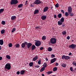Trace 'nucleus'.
<instances>
[{"instance_id": "obj_1", "label": "nucleus", "mask_w": 76, "mask_h": 76, "mask_svg": "<svg viewBox=\"0 0 76 76\" xmlns=\"http://www.w3.org/2000/svg\"><path fill=\"white\" fill-rule=\"evenodd\" d=\"M50 42L51 44H56V42H57V39L55 38H52L50 39Z\"/></svg>"}, {"instance_id": "obj_2", "label": "nucleus", "mask_w": 76, "mask_h": 76, "mask_svg": "<svg viewBox=\"0 0 76 76\" xmlns=\"http://www.w3.org/2000/svg\"><path fill=\"white\" fill-rule=\"evenodd\" d=\"M11 69V65L9 63L7 64L5 66V70H10Z\"/></svg>"}, {"instance_id": "obj_3", "label": "nucleus", "mask_w": 76, "mask_h": 76, "mask_svg": "<svg viewBox=\"0 0 76 76\" xmlns=\"http://www.w3.org/2000/svg\"><path fill=\"white\" fill-rule=\"evenodd\" d=\"M18 0H11L10 2V4L11 5H13V4H18Z\"/></svg>"}, {"instance_id": "obj_4", "label": "nucleus", "mask_w": 76, "mask_h": 76, "mask_svg": "<svg viewBox=\"0 0 76 76\" xmlns=\"http://www.w3.org/2000/svg\"><path fill=\"white\" fill-rule=\"evenodd\" d=\"M41 44V41L38 40L35 42V45L36 47H39Z\"/></svg>"}, {"instance_id": "obj_5", "label": "nucleus", "mask_w": 76, "mask_h": 76, "mask_svg": "<svg viewBox=\"0 0 76 76\" xmlns=\"http://www.w3.org/2000/svg\"><path fill=\"white\" fill-rule=\"evenodd\" d=\"M75 47H76V45L74 44H72L69 46V48H71L72 49H75Z\"/></svg>"}, {"instance_id": "obj_6", "label": "nucleus", "mask_w": 76, "mask_h": 76, "mask_svg": "<svg viewBox=\"0 0 76 76\" xmlns=\"http://www.w3.org/2000/svg\"><path fill=\"white\" fill-rule=\"evenodd\" d=\"M34 4H39L41 3H42V2L39 0H35V1L34 2Z\"/></svg>"}, {"instance_id": "obj_7", "label": "nucleus", "mask_w": 76, "mask_h": 76, "mask_svg": "<svg viewBox=\"0 0 76 76\" xmlns=\"http://www.w3.org/2000/svg\"><path fill=\"white\" fill-rule=\"evenodd\" d=\"M27 42H25L24 43H22L21 44V47L22 48H25L26 45H27Z\"/></svg>"}, {"instance_id": "obj_8", "label": "nucleus", "mask_w": 76, "mask_h": 76, "mask_svg": "<svg viewBox=\"0 0 76 76\" xmlns=\"http://www.w3.org/2000/svg\"><path fill=\"white\" fill-rule=\"evenodd\" d=\"M68 12H69V13H72V8L71 7L69 6L68 7Z\"/></svg>"}, {"instance_id": "obj_9", "label": "nucleus", "mask_w": 76, "mask_h": 76, "mask_svg": "<svg viewBox=\"0 0 76 76\" xmlns=\"http://www.w3.org/2000/svg\"><path fill=\"white\" fill-rule=\"evenodd\" d=\"M27 48H29L31 47V46L32 45V44L31 43H28L27 42Z\"/></svg>"}, {"instance_id": "obj_10", "label": "nucleus", "mask_w": 76, "mask_h": 76, "mask_svg": "<svg viewBox=\"0 0 76 76\" xmlns=\"http://www.w3.org/2000/svg\"><path fill=\"white\" fill-rule=\"evenodd\" d=\"M38 58V56L36 55L33 58L32 60L33 61H36V60H37V59Z\"/></svg>"}, {"instance_id": "obj_11", "label": "nucleus", "mask_w": 76, "mask_h": 76, "mask_svg": "<svg viewBox=\"0 0 76 76\" xmlns=\"http://www.w3.org/2000/svg\"><path fill=\"white\" fill-rule=\"evenodd\" d=\"M57 60V59L56 58H54L52 59L50 61V63H54Z\"/></svg>"}, {"instance_id": "obj_12", "label": "nucleus", "mask_w": 76, "mask_h": 76, "mask_svg": "<svg viewBox=\"0 0 76 76\" xmlns=\"http://www.w3.org/2000/svg\"><path fill=\"white\" fill-rule=\"evenodd\" d=\"M48 10V7H46L44 9L43 12H47Z\"/></svg>"}, {"instance_id": "obj_13", "label": "nucleus", "mask_w": 76, "mask_h": 76, "mask_svg": "<svg viewBox=\"0 0 76 76\" xmlns=\"http://www.w3.org/2000/svg\"><path fill=\"white\" fill-rule=\"evenodd\" d=\"M46 18L47 16H46L44 15H42L41 18V19H42L43 20H45V19H46Z\"/></svg>"}, {"instance_id": "obj_14", "label": "nucleus", "mask_w": 76, "mask_h": 76, "mask_svg": "<svg viewBox=\"0 0 76 76\" xmlns=\"http://www.w3.org/2000/svg\"><path fill=\"white\" fill-rule=\"evenodd\" d=\"M38 12H39V10H35L34 11V15H36V14L38 13Z\"/></svg>"}, {"instance_id": "obj_15", "label": "nucleus", "mask_w": 76, "mask_h": 76, "mask_svg": "<svg viewBox=\"0 0 76 76\" xmlns=\"http://www.w3.org/2000/svg\"><path fill=\"white\" fill-rule=\"evenodd\" d=\"M35 48H36V47H35V45H32L31 47V50H35Z\"/></svg>"}, {"instance_id": "obj_16", "label": "nucleus", "mask_w": 76, "mask_h": 76, "mask_svg": "<svg viewBox=\"0 0 76 76\" xmlns=\"http://www.w3.org/2000/svg\"><path fill=\"white\" fill-rule=\"evenodd\" d=\"M16 17L15 16H12L11 18V19L12 20H15V19H16Z\"/></svg>"}, {"instance_id": "obj_17", "label": "nucleus", "mask_w": 76, "mask_h": 76, "mask_svg": "<svg viewBox=\"0 0 76 76\" xmlns=\"http://www.w3.org/2000/svg\"><path fill=\"white\" fill-rule=\"evenodd\" d=\"M4 43V42H3V40L2 39L0 40V45H3V44Z\"/></svg>"}, {"instance_id": "obj_18", "label": "nucleus", "mask_w": 76, "mask_h": 76, "mask_svg": "<svg viewBox=\"0 0 76 76\" xmlns=\"http://www.w3.org/2000/svg\"><path fill=\"white\" fill-rule=\"evenodd\" d=\"M45 67H42L40 70V72H43L45 70Z\"/></svg>"}, {"instance_id": "obj_19", "label": "nucleus", "mask_w": 76, "mask_h": 76, "mask_svg": "<svg viewBox=\"0 0 76 76\" xmlns=\"http://www.w3.org/2000/svg\"><path fill=\"white\" fill-rule=\"evenodd\" d=\"M62 23H63V22L60 21H58V25H62Z\"/></svg>"}, {"instance_id": "obj_20", "label": "nucleus", "mask_w": 76, "mask_h": 76, "mask_svg": "<svg viewBox=\"0 0 76 76\" xmlns=\"http://www.w3.org/2000/svg\"><path fill=\"white\" fill-rule=\"evenodd\" d=\"M23 6V4H19L18 5V8H21V7H22Z\"/></svg>"}, {"instance_id": "obj_21", "label": "nucleus", "mask_w": 76, "mask_h": 76, "mask_svg": "<svg viewBox=\"0 0 76 76\" xmlns=\"http://www.w3.org/2000/svg\"><path fill=\"white\" fill-rule=\"evenodd\" d=\"M61 66L63 67H66V64L64 63L61 64Z\"/></svg>"}, {"instance_id": "obj_22", "label": "nucleus", "mask_w": 76, "mask_h": 76, "mask_svg": "<svg viewBox=\"0 0 76 76\" xmlns=\"http://www.w3.org/2000/svg\"><path fill=\"white\" fill-rule=\"evenodd\" d=\"M29 66L30 67H32L33 66H34V63L31 62L29 64Z\"/></svg>"}, {"instance_id": "obj_23", "label": "nucleus", "mask_w": 76, "mask_h": 76, "mask_svg": "<svg viewBox=\"0 0 76 76\" xmlns=\"http://www.w3.org/2000/svg\"><path fill=\"white\" fill-rule=\"evenodd\" d=\"M4 9H1L0 10V14H1V13H2L3 12H4Z\"/></svg>"}, {"instance_id": "obj_24", "label": "nucleus", "mask_w": 76, "mask_h": 76, "mask_svg": "<svg viewBox=\"0 0 76 76\" xmlns=\"http://www.w3.org/2000/svg\"><path fill=\"white\" fill-rule=\"evenodd\" d=\"M70 57L68 56H65V60H68V59H70Z\"/></svg>"}, {"instance_id": "obj_25", "label": "nucleus", "mask_w": 76, "mask_h": 76, "mask_svg": "<svg viewBox=\"0 0 76 76\" xmlns=\"http://www.w3.org/2000/svg\"><path fill=\"white\" fill-rule=\"evenodd\" d=\"M58 18H61L62 17L61 14H59L58 15Z\"/></svg>"}, {"instance_id": "obj_26", "label": "nucleus", "mask_w": 76, "mask_h": 76, "mask_svg": "<svg viewBox=\"0 0 76 76\" xmlns=\"http://www.w3.org/2000/svg\"><path fill=\"white\" fill-rule=\"evenodd\" d=\"M60 20L62 22H64V17H62Z\"/></svg>"}, {"instance_id": "obj_27", "label": "nucleus", "mask_w": 76, "mask_h": 76, "mask_svg": "<svg viewBox=\"0 0 76 76\" xmlns=\"http://www.w3.org/2000/svg\"><path fill=\"white\" fill-rule=\"evenodd\" d=\"M48 51H51L52 50H53V49L51 48V47H49L48 48Z\"/></svg>"}, {"instance_id": "obj_28", "label": "nucleus", "mask_w": 76, "mask_h": 76, "mask_svg": "<svg viewBox=\"0 0 76 76\" xmlns=\"http://www.w3.org/2000/svg\"><path fill=\"white\" fill-rule=\"evenodd\" d=\"M15 46L16 48H18V47H20V45H19V44H17L15 45Z\"/></svg>"}, {"instance_id": "obj_29", "label": "nucleus", "mask_w": 76, "mask_h": 76, "mask_svg": "<svg viewBox=\"0 0 76 76\" xmlns=\"http://www.w3.org/2000/svg\"><path fill=\"white\" fill-rule=\"evenodd\" d=\"M53 72H56L57 70V67H54L53 69Z\"/></svg>"}, {"instance_id": "obj_30", "label": "nucleus", "mask_w": 76, "mask_h": 76, "mask_svg": "<svg viewBox=\"0 0 76 76\" xmlns=\"http://www.w3.org/2000/svg\"><path fill=\"white\" fill-rule=\"evenodd\" d=\"M6 58H7V59H8V60H10V59H11V58L10 56L9 55H7Z\"/></svg>"}, {"instance_id": "obj_31", "label": "nucleus", "mask_w": 76, "mask_h": 76, "mask_svg": "<svg viewBox=\"0 0 76 76\" xmlns=\"http://www.w3.org/2000/svg\"><path fill=\"white\" fill-rule=\"evenodd\" d=\"M53 73V72L52 71H48L46 72L47 75H50V74H51Z\"/></svg>"}, {"instance_id": "obj_32", "label": "nucleus", "mask_w": 76, "mask_h": 76, "mask_svg": "<svg viewBox=\"0 0 76 76\" xmlns=\"http://www.w3.org/2000/svg\"><path fill=\"white\" fill-rule=\"evenodd\" d=\"M24 73H25V71L22 70L20 71V75H23V74H24Z\"/></svg>"}, {"instance_id": "obj_33", "label": "nucleus", "mask_w": 76, "mask_h": 76, "mask_svg": "<svg viewBox=\"0 0 76 76\" xmlns=\"http://www.w3.org/2000/svg\"><path fill=\"white\" fill-rule=\"evenodd\" d=\"M69 13V14L70 16H71V17H72V16H73V15H74V14L73 13H72V12Z\"/></svg>"}, {"instance_id": "obj_34", "label": "nucleus", "mask_w": 76, "mask_h": 76, "mask_svg": "<svg viewBox=\"0 0 76 76\" xmlns=\"http://www.w3.org/2000/svg\"><path fill=\"white\" fill-rule=\"evenodd\" d=\"M42 40H45V39H46V37L45 36H43L42 37Z\"/></svg>"}, {"instance_id": "obj_35", "label": "nucleus", "mask_w": 76, "mask_h": 76, "mask_svg": "<svg viewBox=\"0 0 76 76\" xmlns=\"http://www.w3.org/2000/svg\"><path fill=\"white\" fill-rule=\"evenodd\" d=\"M69 12H66L65 13V16H66V17H67L68 16V15H69V14H68Z\"/></svg>"}, {"instance_id": "obj_36", "label": "nucleus", "mask_w": 76, "mask_h": 76, "mask_svg": "<svg viewBox=\"0 0 76 76\" xmlns=\"http://www.w3.org/2000/svg\"><path fill=\"white\" fill-rule=\"evenodd\" d=\"M62 34L64 35H66V34H67V33L66 32V31H64L62 32Z\"/></svg>"}, {"instance_id": "obj_37", "label": "nucleus", "mask_w": 76, "mask_h": 76, "mask_svg": "<svg viewBox=\"0 0 76 76\" xmlns=\"http://www.w3.org/2000/svg\"><path fill=\"white\" fill-rule=\"evenodd\" d=\"M4 32H5V30H4V29H3L1 31V33L2 34H3L4 33Z\"/></svg>"}, {"instance_id": "obj_38", "label": "nucleus", "mask_w": 76, "mask_h": 76, "mask_svg": "<svg viewBox=\"0 0 76 76\" xmlns=\"http://www.w3.org/2000/svg\"><path fill=\"white\" fill-rule=\"evenodd\" d=\"M65 57H66V56L65 55L62 56L61 57L62 59L63 60H64V59H65Z\"/></svg>"}, {"instance_id": "obj_39", "label": "nucleus", "mask_w": 76, "mask_h": 76, "mask_svg": "<svg viewBox=\"0 0 76 76\" xmlns=\"http://www.w3.org/2000/svg\"><path fill=\"white\" fill-rule=\"evenodd\" d=\"M1 24L2 25H5V24L6 23V22H5V21H2L1 23Z\"/></svg>"}, {"instance_id": "obj_40", "label": "nucleus", "mask_w": 76, "mask_h": 76, "mask_svg": "<svg viewBox=\"0 0 76 76\" xmlns=\"http://www.w3.org/2000/svg\"><path fill=\"white\" fill-rule=\"evenodd\" d=\"M43 67H47V64H46V63H45L43 65Z\"/></svg>"}, {"instance_id": "obj_41", "label": "nucleus", "mask_w": 76, "mask_h": 76, "mask_svg": "<svg viewBox=\"0 0 76 76\" xmlns=\"http://www.w3.org/2000/svg\"><path fill=\"white\" fill-rule=\"evenodd\" d=\"M16 31V28H13L12 31V32H15Z\"/></svg>"}, {"instance_id": "obj_42", "label": "nucleus", "mask_w": 76, "mask_h": 76, "mask_svg": "<svg viewBox=\"0 0 76 76\" xmlns=\"http://www.w3.org/2000/svg\"><path fill=\"white\" fill-rule=\"evenodd\" d=\"M8 46L9 47H12V43H10Z\"/></svg>"}, {"instance_id": "obj_43", "label": "nucleus", "mask_w": 76, "mask_h": 76, "mask_svg": "<svg viewBox=\"0 0 76 76\" xmlns=\"http://www.w3.org/2000/svg\"><path fill=\"white\" fill-rule=\"evenodd\" d=\"M55 7H58L59 6H58V4H56L55 5Z\"/></svg>"}, {"instance_id": "obj_44", "label": "nucleus", "mask_w": 76, "mask_h": 76, "mask_svg": "<svg viewBox=\"0 0 76 76\" xmlns=\"http://www.w3.org/2000/svg\"><path fill=\"white\" fill-rule=\"evenodd\" d=\"M55 57V55L54 54H52L51 56V58H54Z\"/></svg>"}, {"instance_id": "obj_45", "label": "nucleus", "mask_w": 76, "mask_h": 76, "mask_svg": "<svg viewBox=\"0 0 76 76\" xmlns=\"http://www.w3.org/2000/svg\"><path fill=\"white\" fill-rule=\"evenodd\" d=\"M41 61L40 60H39L38 62V64H41Z\"/></svg>"}, {"instance_id": "obj_46", "label": "nucleus", "mask_w": 76, "mask_h": 76, "mask_svg": "<svg viewBox=\"0 0 76 76\" xmlns=\"http://www.w3.org/2000/svg\"><path fill=\"white\" fill-rule=\"evenodd\" d=\"M70 70L71 72H72L73 71V68L72 67H70Z\"/></svg>"}, {"instance_id": "obj_47", "label": "nucleus", "mask_w": 76, "mask_h": 76, "mask_svg": "<svg viewBox=\"0 0 76 76\" xmlns=\"http://www.w3.org/2000/svg\"><path fill=\"white\" fill-rule=\"evenodd\" d=\"M72 64L74 66H76V62H74L72 63Z\"/></svg>"}, {"instance_id": "obj_48", "label": "nucleus", "mask_w": 76, "mask_h": 76, "mask_svg": "<svg viewBox=\"0 0 76 76\" xmlns=\"http://www.w3.org/2000/svg\"><path fill=\"white\" fill-rule=\"evenodd\" d=\"M43 48H43V47H41L40 48V50H43Z\"/></svg>"}, {"instance_id": "obj_49", "label": "nucleus", "mask_w": 76, "mask_h": 76, "mask_svg": "<svg viewBox=\"0 0 76 76\" xmlns=\"http://www.w3.org/2000/svg\"><path fill=\"white\" fill-rule=\"evenodd\" d=\"M55 65H56V66H58V63L56 62L55 63Z\"/></svg>"}, {"instance_id": "obj_50", "label": "nucleus", "mask_w": 76, "mask_h": 76, "mask_svg": "<svg viewBox=\"0 0 76 76\" xmlns=\"http://www.w3.org/2000/svg\"><path fill=\"white\" fill-rule=\"evenodd\" d=\"M70 36H68L67 37V39H70Z\"/></svg>"}, {"instance_id": "obj_51", "label": "nucleus", "mask_w": 76, "mask_h": 76, "mask_svg": "<svg viewBox=\"0 0 76 76\" xmlns=\"http://www.w3.org/2000/svg\"><path fill=\"white\" fill-rule=\"evenodd\" d=\"M61 12H62V13H63L64 14V11L62 10H61Z\"/></svg>"}, {"instance_id": "obj_52", "label": "nucleus", "mask_w": 76, "mask_h": 76, "mask_svg": "<svg viewBox=\"0 0 76 76\" xmlns=\"http://www.w3.org/2000/svg\"><path fill=\"white\" fill-rule=\"evenodd\" d=\"M65 26V25L64 24H63L62 25V28H65V27H64Z\"/></svg>"}, {"instance_id": "obj_53", "label": "nucleus", "mask_w": 76, "mask_h": 76, "mask_svg": "<svg viewBox=\"0 0 76 76\" xmlns=\"http://www.w3.org/2000/svg\"><path fill=\"white\" fill-rule=\"evenodd\" d=\"M17 75H19L20 74V72L19 71H18L17 72Z\"/></svg>"}, {"instance_id": "obj_54", "label": "nucleus", "mask_w": 76, "mask_h": 76, "mask_svg": "<svg viewBox=\"0 0 76 76\" xmlns=\"http://www.w3.org/2000/svg\"><path fill=\"white\" fill-rule=\"evenodd\" d=\"M54 18H57V15H54Z\"/></svg>"}, {"instance_id": "obj_55", "label": "nucleus", "mask_w": 76, "mask_h": 76, "mask_svg": "<svg viewBox=\"0 0 76 76\" xmlns=\"http://www.w3.org/2000/svg\"><path fill=\"white\" fill-rule=\"evenodd\" d=\"M39 28V26H37L35 28V29H38V28Z\"/></svg>"}, {"instance_id": "obj_56", "label": "nucleus", "mask_w": 76, "mask_h": 76, "mask_svg": "<svg viewBox=\"0 0 76 76\" xmlns=\"http://www.w3.org/2000/svg\"><path fill=\"white\" fill-rule=\"evenodd\" d=\"M45 60H46V61H48V59L47 58H45Z\"/></svg>"}, {"instance_id": "obj_57", "label": "nucleus", "mask_w": 76, "mask_h": 76, "mask_svg": "<svg viewBox=\"0 0 76 76\" xmlns=\"http://www.w3.org/2000/svg\"><path fill=\"white\" fill-rule=\"evenodd\" d=\"M2 60V57L1 56L0 57V60Z\"/></svg>"}, {"instance_id": "obj_58", "label": "nucleus", "mask_w": 76, "mask_h": 76, "mask_svg": "<svg viewBox=\"0 0 76 76\" xmlns=\"http://www.w3.org/2000/svg\"><path fill=\"white\" fill-rule=\"evenodd\" d=\"M28 1L27 0L26 1V4L28 3Z\"/></svg>"}, {"instance_id": "obj_59", "label": "nucleus", "mask_w": 76, "mask_h": 76, "mask_svg": "<svg viewBox=\"0 0 76 76\" xmlns=\"http://www.w3.org/2000/svg\"><path fill=\"white\" fill-rule=\"evenodd\" d=\"M30 7H34V6L32 5V4H31L30 5Z\"/></svg>"}, {"instance_id": "obj_60", "label": "nucleus", "mask_w": 76, "mask_h": 76, "mask_svg": "<svg viewBox=\"0 0 76 76\" xmlns=\"http://www.w3.org/2000/svg\"><path fill=\"white\" fill-rule=\"evenodd\" d=\"M69 56H70V55H72V53H70L69 54Z\"/></svg>"}, {"instance_id": "obj_61", "label": "nucleus", "mask_w": 76, "mask_h": 76, "mask_svg": "<svg viewBox=\"0 0 76 76\" xmlns=\"http://www.w3.org/2000/svg\"><path fill=\"white\" fill-rule=\"evenodd\" d=\"M37 68H39V65L37 66Z\"/></svg>"}, {"instance_id": "obj_62", "label": "nucleus", "mask_w": 76, "mask_h": 76, "mask_svg": "<svg viewBox=\"0 0 76 76\" xmlns=\"http://www.w3.org/2000/svg\"><path fill=\"white\" fill-rule=\"evenodd\" d=\"M1 50V46H0V50Z\"/></svg>"}, {"instance_id": "obj_63", "label": "nucleus", "mask_w": 76, "mask_h": 76, "mask_svg": "<svg viewBox=\"0 0 76 76\" xmlns=\"http://www.w3.org/2000/svg\"><path fill=\"white\" fill-rule=\"evenodd\" d=\"M51 9V10H52V9H53V7H50Z\"/></svg>"}, {"instance_id": "obj_64", "label": "nucleus", "mask_w": 76, "mask_h": 76, "mask_svg": "<svg viewBox=\"0 0 76 76\" xmlns=\"http://www.w3.org/2000/svg\"><path fill=\"white\" fill-rule=\"evenodd\" d=\"M42 76H44V74H42Z\"/></svg>"}]
</instances>
